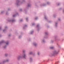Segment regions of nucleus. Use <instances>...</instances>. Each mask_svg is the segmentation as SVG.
Returning <instances> with one entry per match:
<instances>
[{
    "instance_id": "nucleus-30",
    "label": "nucleus",
    "mask_w": 64,
    "mask_h": 64,
    "mask_svg": "<svg viewBox=\"0 0 64 64\" xmlns=\"http://www.w3.org/2000/svg\"><path fill=\"white\" fill-rule=\"evenodd\" d=\"M47 4H48V2L47 3Z\"/></svg>"
},
{
    "instance_id": "nucleus-31",
    "label": "nucleus",
    "mask_w": 64,
    "mask_h": 64,
    "mask_svg": "<svg viewBox=\"0 0 64 64\" xmlns=\"http://www.w3.org/2000/svg\"><path fill=\"white\" fill-rule=\"evenodd\" d=\"M30 59H31V58H30Z\"/></svg>"
},
{
    "instance_id": "nucleus-20",
    "label": "nucleus",
    "mask_w": 64,
    "mask_h": 64,
    "mask_svg": "<svg viewBox=\"0 0 64 64\" xmlns=\"http://www.w3.org/2000/svg\"><path fill=\"white\" fill-rule=\"evenodd\" d=\"M21 10H22V9H21L20 10V11H21Z\"/></svg>"
},
{
    "instance_id": "nucleus-24",
    "label": "nucleus",
    "mask_w": 64,
    "mask_h": 64,
    "mask_svg": "<svg viewBox=\"0 0 64 64\" xmlns=\"http://www.w3.org/2000/svg\"><path fill=\"white\" fill-rule=\"evenodd\" d=\"M1 29V28H0V30Z\"/></svg>"
},
{
    "instance_id": "nucleus-16",
    "label": "nucleus",
    "mask_w": 64,
    "mask_h": 64,
    "mask_svg": "<svg viewBox=\"0 0 64 64\" xmlns=\"http://www.w3.org/2000/svg\"><path fill=\"white\" fill-rule=\"evenodd\" d=\"M38 26H39V25H37V27H38Z\"/></svg>"
},
{
    "instance_id": "nucleus-21",
    "label": "nucleus",
    "mask_w": 64,
    "mask_h": 64,
    "mask_svg": "<svg viewBox=\"0 0 64 64\" xmlns=\"http://www.w3.org/2000/svg\"><path fill=\"white\" fill-rule=\"evenodd\" d=\"M57 63H56V64H57Z\"/></svg>"
},
{
    "instance_id": "nucleus-3",
    "label": "nucleus",
    "mask_w": 64,
    "mask_h": 64,
    "mask_svg": "<svg viewBox=\"0 0 64 64\" xmlns=\"http://www.w3.org/2000/svg\"><path fill=\"white\" fill-rule=\"evenodd\" d=\"M8 42H6V45H8Z\"/></svg>"
},
{
    "instance_id": "nucleus-17",
    "label": "nucleus",
    "mask_w": 64,
    "mask_h": 64,
    "mask_svg": "<svg viewBox=\"0 0 64 64\" xmlns=\"http://www.w3.org/2000/svg\"><path fill=\"white\" fill-rule=\"evenodd\" d=\"M28 19V18H26V20H27Z\"/></svg>"
},
{
    "instance_id": "nucleus-1",
    "label": "nucleus",
    "mask_w": 64,
    "mask_h": 64,
    "mask_svg": "<svg viewBox=\"0 0 64 64\" xmlns=\"http://www.w3.org/2000/svg\"><path fill=\"white\" fill-rule=\"evenodd\" d=\"M26 57V55L25 54H24V56H23V57L24 58H25Z\"/></svg>"
},
{
    "instance_id": "nucleus-25",
    "label": "nucleus",
    "mask_w": 64,
    "mask_h": 64,
    "mask_svg": "<svg viewBox=\"0 0 64 64\" xmlns=\"http://www.w3.org/2000/svg\"><path fill=\"white\" fill-rule=\"evenodd\" d=\"M9 36H10V35H9Z\"/></svg>"
},
{
    "instance_id": "nucleus-4",
    "label": "nucleus",
    "mask_w": 64,
    "mask_h": 64,
    "mask_svg": "<svg viewBox=\"0 0 64 64\" xmlns=\"http://www.w3.org/2000/svg\"><path fill=\"white\" fill-rule=\"evenodd\" d=\"M36 45L37 44H34V46H36Z\"/></svg>"
},
{
    "instance_id": "nucleus-5",
    "label": "nucleus",
    "mask_w": 64,
    "mask_h": 64,
    "mask_svg": "<svg viewBox=\"0 0 64 64\" xmlns=\"http://www.w3.org/2000/svg\"><path fill=\"white\" fill-rule=\"evenodd\" d=\"M44 18H45V19H47V18H46V16H45L44 17Z\"/></svg>"
},
{
    "instance_id": "nucleus-11",
    "label": "nucleus",
    "mask_w": 64,
    "mask_h": 64,
    "mask_svg": "<svg viewBox=\"0 0 64 64\" xmlns=\"http://www.w3.org/2000/svg\"><path fill=\"white\" fill-rule=\"evenodd\" d=\"M3 41H2L0 43H2L3 42Z\"/></svg>"
},
{
    "instance_id": "nucleus-7",
    "label": "nucleus",
    "mask_w": 64,
    "mask_h": 64,
    "mask_svg": "<svg viewBox=\"0 0 64 64\" xmlns=\"http://www.w3.org/2000/svg\"><path fill=\"white\" fill-rule=\"evenodd\" d=\"M32 52H30V54H32Z\"/></svg>"
},
{
    "instance_id": "nucleus-8",
    "label": "nucleus",
    "mask_w": 64,
    "mask_h": 64,
    "mask_svg": "<svg viewBox=\"0 0 64 64\" xmlns=\"http://www.w3.org/2000/svg\"><path fill=\"white\" fill-rule=\"evenodd\" d=\"M20 58V56H19L18 57V59H19V58Z\"/></svg>"
},
{
    "instance_id": "nucleus-22",
    "label": "nucleus",
    "mask_w": 64,
    "mask_h": 64,
    "mask_svg": "<svg viewBox=\"0 0 64 64\" xmlns=\"http://www.w3.org/2000/svg\"><path fill=\"white\" fill-rule=\"evenodd\" d=\"M5 56H6L7 55H6V54H5Z\"/></svg>"
},
{
    "instance_id": "nucleus-2",
    "label": "nucleus",
    "mask_w": 64,
    "mask_h": 64,
    "mask_svg": "<svg viewBox=\"0 0 64 64\" xmlns=\"http://www.w3.org/2000/svg\"><path fill=\"white\" fill-rule=\"evenodd\" d=\"M53 48H54V47H52L50 48V49H53Z\"/></svg>"
},
{
    "instance_id": "nucleus-18",
    "label": "nucleus",
    "mask_w": 64,
    "mask_h": 64,
    "mask_svg": "<svg viewBox=\"0 0 64 64\" xmlns=\"http://www.w3.org/2000/svg\"><path fill=\"white\" fill-rule=\"evenodd\" d=\"M34 24H32V25H34Z\"/></svg>"
},
{
    "instance_id": "nucleus-19",
    "label": "nucleus",
    "mask_w": 64,
    "mask_h": 64,
    "mask_svg": "<svg viewBox=\"0 0 64 64\" xmlns=\"http://www.w3.org/2000/svg\"><path fill=\"white\" fill-rule=\"evenodd\" d=\"M22 20H20V21H22Z\"/></svg>"
},
{
    "instance_id": "nucleus-6",
    "label": "nucleus",
    "mask_w": 64,
    "mask_h": 64,
    "mask_svg": "<svg viewBox=\"0 0 64 64\" xmlns=\"http://www.w3.org/2000/svg\"><path fill=\"white\" fill-rule=\"evenodd\" d=\"M37 19V18H35V20H36Z\"/></svg>"
},
{
    "instance_id": "nucleus-15",
    "label": "nucleus",
    "mask_w": 64,
    "mask_h": 64,
    "mask_svg": "<svg viewBox=\"0 0 64 64\" xmlns=\"http://www.w3.org/2000/svg\"><path fill=\"white\" fill-rule=\"evenodd\" d=\"M38 55H39V53H38Z\"/></svg>"
},
{
    "instance_id": "nucleus-28",
    "label": "nucleus",
    "mask_w": 64,
    "mask_h": 64,
    "mask_svg": "<svg viewBox=\"0 0 64 64\" xmlns=\"http://www.w3.org/2000/svg\"><path fill=\"white\" fill-rule=\"evenodd\" d=\"M4 31V30H3V31Z\"/></svg>"
},
{
    "instance_id": "nucleus-13",
    "label": "nucleus",
    "mask_w": 64,
    "mask_h": 64,
    "mask_svg": "<svg viewBox=\"0 0 64 64\" xmlns=\"http://www.w3.org/2000/svg\"><path fill=\"white\" fill-rule=\"evenodd\" d=\"M58 20H59L60 21V19H58Z\"/></svg>"
},
{
    "instance_id": "nucleus-23",
    "label": "nucleus",
    "mask_w": 64,
    "mask_h": 64,
    "mask_svg": "<svg viewBox=\"0 0 64 64\" xmlns=\"http://www.w3.org/2000/svg\"><path fill=\"white\" fill-rule=\"evenodd\" d=\"M43 42H44V40L43 41Z\"/></svg>"
},
{
    "instance_id": "nucleus-12",
    "label": "nucleus",
    "mask_w": 64,
    "mask_h": 64,
    "mask_svg": "<svg viewBox=\"0 0 64 64\" xmlns=\"http://www.w3.org/2000/svg\"><path fill=\"white\" fill-rule=\"evenodd\" d=\"M24 52H25V51H24V50H23V52L24 53Z\"/></svg>"
},
{
    "instance_id": "nucleus-26",
    "label": "nucleus",
    "mask_w": 64,
    "mask_h": 64,
    "mask_svg": "<svg viewBox=\"0 0 64 64\" xmlns=\"http://www.w3.org/2000/svg\"><path fill=\"white\" fill-rule=\"evenodd\" d=\"M4 48H5V47L4 46Z\"/></svg>"
},
{
    "instance_id": "nucleus-14",
    "label": "nucleus",
    "mask_w": 64,
    "mask_h": 64,
    "mask_svg": "<svg viewBox=\"0 0 64 64\" xmlns=\"http://www.w3.org/2000/svg\"><path fill=\"white\" fill-rule=\"evenodd\" d=\"M8 60H6V61L7 62H8Z\"/></svg>"
},
{
    "instance_id": "nucleus-27",
    "label": "nucleus",
    "mask_w": 64,
    "mask_h": 64,
    "mask_svg": "<svg viewBox=\"0 0 64 64\" xmlns=\"http://www.w3.org/2000/svg\"><path fill=\"white\" fill-rule=\"evenodd\" d=\"M59 5V4H58V5Z\"/></svg>"
},
{
    "instance_id": "nucleus-9",
    "label": "nucleus",
    "mask_w": 64,
    "mask_h": 64,
    "mask_svg": "<svg viewBox=\"0 0 64 64\" xmlns=\"http://www.w3.org/2000/svg\"><path fill=\"white\" fill-rule=\"evenodd\" d=\"M16 16V15H13V17H14V16Z\"/></svg>"
},
{
    "instance_id": "nucleus-29",
    "label": "nucleus",
    "mask_w": 64,
    "mask_h": 64,
    "mask_svg": "<svg viewBox=\"0 0 64 64\" xmlns=\"http://www.w3.org/2000/svg\"><path fill=\"white\" fill-rule=\"evenodd\" d=\"M28 6H29L28 5Z\"/></svg>"
},
{
    "instance_id": "nucleus-10",
    "label": "nucleus",
    "mask_w": 64,
    "mask_h": 64,
    "mask_svg": "<svg viewBox=\"0 0 64 64\" xmlns=\"http://www.w3.org/2000/svg\"><path fill=\"white\" fill-rule=\"evenodd\" d=\"M45 33L46 34H47V32H45Z\"/></svg>"
}]
</instances>
